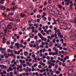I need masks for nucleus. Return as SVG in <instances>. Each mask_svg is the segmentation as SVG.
<instances>
[{
	"label": "nucleus",
	"mask_w": 76,
	"mask_h": 76,
	"mask_svg": "<svg viewBox=\"0 0 76 76\" xmlns=\"http://www.w3.org/2000/svg\"><path fill=\"white\" fill-rule=\"evenodd\" d=\"M65 1L66 3H69V2H70V0H65Z\"/></svg>",
	"instance_id": "53"
},
{
	"label": "nucleus",
	"mask_w": 76,
	"mask_h": 76,
	"mask_svg": "<svg viewBox=\"0 0 76 76\" xmlns=\"http://www.w3.org/2000/svg\"><path fill=\"white\" fill-rule=\"evenodd\" d=\"M56 63H57V64L59 63V62H60V61L58 60H56Z\"/></svg>",
	"instance_id": "56"
},
{
	"label": "nucleus",
	"mask_w": 76,
	"mask_h": 76,
	"mask_svg": "<svg viewBox=\"0 0 76 76\" xmlns=\"http://www.w3.org/2000/svg\"><path fill=\"white\" fill-rule=\"evenodd\" d=\"M61 32H59L58 33H57V35H58V36L60 35H61Z\"/></svg>",
	"instance_id": "64"
},
{
	"label": "nucleus",
	"mask_w": 76,
	"mask_h": 76,
	"mask_svg": "<svg viewBox=\"0 0 76 76\" xmlns=\"http://www.w3.org/2000/svg\"><path fill=\"white\" fill-rule=\"evenodd\" d=\"M71 76H76V72L73 73Z\"/></svg>",
	"instance_id": "38"
},
{
	"label": "nucleus",
	"mask_w": 76,
	"mask_h": 76,
	"mask_svg": "<svg viewBox=\"0 0 76 76\" xmlns=\"http://www.w3.org/2000/svg\"><path fill=\"white\" fill-rule=\"evenodd\" d=\"M29 37L30 38H33L34 37V34H32V36H30Z\"/></svg>",
	"instance_id": "28"
},
{
	"label": "nucleus",
	"mask_w": 76,
	"mask_h": 76,
	"mask_svg": "<svg viewBox=\"0 0 76 76\" xmlns=\"http://www.w3.org/2000/svg\"><path fill=\"white\" fill-rule=\"evenodd\" d=\"M0 9H2L3 10H4L6 9V7L4 6H1L0 7Z\"/></svg>",
	"instance_id": "7"
},
{
	"label": "nucleus",
	"mask_w": 76,
	"mask_h": 76,
	"mask_svg": "<svg viewBox=\"0 0 76 76\" xmlns=\"http://www.w3.org/2000/svg\"><path fill=\"white\" fill-rule=\"evenodd\" d=\"M58 7H59V9H62V8H63V7L62 6V5L60 4H58Z\"/></svg>",
	"instance_id": "27"
},
{
	"label": "nucleus",
	"mask_w": 76,
	"mask_h": 76,
	"mask_svg": "<svg viewBox=\"0 0 76 76\" xmlns=\"http://www.w3.org/2000/svg\"><path fill=\"white\" fill-rule=\"evenodd\" d=\"M16 8H17V7L16 6H14L13 7V10H15V9H16Z\"/></svg>",
	"instance_id": "54"
},
{
	"label": "nucleus",
	"mask_w": 76,
	"mask_h": 76,
	"mask_svg": "<svg viewBox=\"0 0 76 76\" xmlns=\"http://www.w3.org/2000/svg\"><path fill=\"white\" fill-rule=\"evenodd\" d=\"M55 53H56V56H57L58 55V49H56V50H55Z\"/></svg>",
	"instance_id": "18"
},
{
	"label": "nucleus",
	"mask_w": 76,
	"mask_h": 76,
	"mask_svg": "<svg viewBox=\"0 0 76 76\" xmlns=\"http://www.w3.org/2000/svg\"><path fill=\"white\" fill-rule=\"evenodd\" d=\"M71 65H72V67L73 68V66H75V63H73V62H72L71 64Z\"/></svg>",
	"instance_id": "33"
},
{
	"label": "nucleus",
	"mask_w": 76,
	"mask_h": 76,
	"mask_svg": "<svg viewBox=\"0 0 76 76\" xmlns=\"http://www.w3.org/2000/svg\"><path fill=\"white\" fill-rule=\"evenodd\" d=\"M15 45H17V48H18V49H19L20 48V47L19 46V43H16L15 44Z\"/></svg>",
	"instance_id": "12"
},
{
	"label": "nucleus",
	"mask_w": 76,
	"mask_h": 76,
	"mask_svg": "<svg viewBox=\"0 0 76 76\" xmlns=\"http://www.w3.org/2000/svg\"><path fill=\"white\" fill-rule=\"evenodd\" d=\"M16 61L15 59H13L12 61H11V63L12 64H13L14 62H15Z\"/></svg>",
	"instance_id": "29"
},
{
	"label": "nucleus",
	"mask_w": 76,
	"mask_h": 76,
	"mask_svg": "<svg viewBox=\"0 0 76 76\" xmlns=\"http://www.w3.org/2000/svg\"><path fill=\"white\" fill-rule=\"evenodd\" d=\"M55 22L53 23H52V25H55V24H57V22L56 21H55Z\"/></svg>",
	"instance_id": "49"
},
{
	"label": "nucleus",
	"mask_w": 76,
	"mask_h": 76,
	"mask_svg": "<svg viewBox=\"0 0 76 76\" xmlns=\"http://www.w3.org/2000/svg\"><path fill=\"white\" fill-rule=\"evenodd\" d=\"M47 8L48 10H53V7L52 6H49L47 7Z\"/></svg>",
	"instance_id": "6"
},
{
	"label": "nucleus",
	"mask_w": 76,
	"mask_h": 76,
	"mask_svg": "<svg viewBox=\"0 0 76 76\" xmlns=\"http://www.w3.org/2000/svg\"><path fill=\"white\" fill-rule=\"evenodd\" d=\"M61 46V44H60L58 43V46H57L58 48H60Z\"/></svg>",
	"instance_id": "52"
},
{
	"label": "nucleus",
	"mask_w": 76,
	"mask_h": 76,
	"mask_svg": "<svg viewBox=\"0 0 76 76\" xmlns=\"http://www.w3.org/2000/svg\"><path fill=\"white\" fill-rule=\"evenodd\" d=\"M48 3L49 4H51V3H52V1H51V0H48Z\"/></svg>",
	"instance_id": "41"
},
{
	"label": "nucleus",
	"mask_w": 76,
	"mask_h": 76,
	"mask_svg": "<svg viewBox=\"0 0 76 76\" xmlns=\"http://www.w3.org/2000/svg\"><path fill=\"white\" fill-rule=\"evenodd\" d=\"M65 23H66V24H67V23H69V20H65Z\"/></svg>",
	"instance_id": "44"
},
{
	"label": "nucleus",
	"mask_w": 76,
	"mask_h": 76,
	"mask_svg": "<svg viewBox=\"0 0 76 76\" xmlns=\"http://www.w3.org/2000/svg\"><path fill=\"white\" fill-rule=\"evenodd\" d=\"M5 1V0H1L0 1V3L1 4H3V2H4Z\"/></svg>",
	"instance_id": "32"
},
{
	"label": "nucleus",
	"mask_w": 76,
	"mask_h": 76,
	"mask_svg": "<svg viewBox=\"0 0 76 76\" xmlns=\"http://www.w3.org/2000/svg\"><path fill=\"white\" fill-rule=\"evenodd\" d=\"M9 69H10V71H13V68H12V67H9Z\"/></svg>",
	"instance_id": "45"
},
{
	"label": "nucleus",
	"mask_w": 76,
	"mask_h": 76,
	"mask_svg": "<svg viewBox=\"0 0 76 76\" xmlns=\"http://www.w3.org/2000/svg\"><path fill=\"white\" fill-rule=\"evenodd\" d=\"M50 13H51L52 15H55V12H54V11H50Z\"/></svg>",
	"instance_id": "24"
},
{
	"label": "nucleus",
	"mask_w": 76,
	"mask_h": 76,
	"mask_svg": "<svg viewBox=\"0 0 76 76\" xmlns=\"http://www.w3.org/2000/svg\"><path fill=\"white\" fill-rule=\"evenodd\" d=\"M18 67H19V68H22V65H18Z\"/></svg>",
	"instance_id": "61"
},
{
	"label": "nucleus",
	"mask_w": 76,
	"mask_h": 76,
	"mask_svg": "<svg viewBox=\"0 0 76 76\" xmlns=\"http://www.w3.org/2000/svg\"><path fill=\"white\" fill-rule=\"evenodd\" d=\"M28 10L29 12H31L33 10V7L31 5H30L28 8Z\"/></svg>",
	"instance_id": "4"
},
{
	"label": "nucleus",
	"mask_w": 76,
	"mask_h": 76,
	"mask_svg": "<svg viewBox=\"0 0 76 76\" xmlns=\"http://www.w3.org/2000/svg\"><path fill=\"white\" fill-rule=\"evenodd\" d=\"M47 1H45V2L44 3V6H46V5H47Z\"/></svg>",
	"instance_id": "57"
},
{
	"label": "nucleus",
	"mask_w": 76,
	"mask_h": 76,
	"mask_svg": "<svg viewBox=\"0 0 76 76\" xmlns=\"http://www.w3.org/2000/svg\"><path fill=\"white\" fill-rule=\"evenodd\" d=\"M58 65H56L55 67H54L55 69H58Z\"/></svg>",
	"instance_id": "46"
},
{
	"label": "nucleus",
	"mask_w": 76,
	"mask_h": 76,
	"mask_svg": "<svg viewBox=\"0 0 76 76\" xmlns=\"http://www.w3.org/2000/svg\"><path fill=\"white\" fill-rule=\"evenodd\" d=\"M76 31V30L75 29H72L71 30V31L70 32V34H73V33H74Z\"/></svg>",
	"instance_id": "11"
},
{
	"label": "nucleus",
	"mask_w": 76,
	"mask_h": 76,
	"mask_svg": "<svg viewBox=\"0 0 76 76\" xmlns=\"http://www.w3.org/2000/svg\"><path fill=\"white\" fill-rule=\"evenodd\" d=\"M40 38H41V40L42 41H43V40H44V41H47V38H44V37H42Z\"/></svg>",
	"instance_id": "10"
},
{
	"label": "nucleus",
	"mask_w": 76,
	"mask_h": 76,
	"mask_svg": "<svg viewBox=\"0 0 76 76\" xmlns=\"http://www.w3.org/2000/svg\"><path fill=\"white\" fill-rule=\"evenodd\" d=\"M48 64L49 65L48 66V68H49V69H51V68H52V66L53 67L55 66V64H54L51 63L50 61L48 62Z\"/></svg>",
	"instance_id": "1"
},
{
	"label": "nucleus",
	"mask_w": 76,
	"mask_h": 76,
	"mask_svg": "<svg viewBox=\"0 0 76 76\" xmlns=\"http://www.w3.org/2000/svg\"><path fill=\"white\" fill-rule=\"evenodd\" d=\"M54 71L53 72H50V76H54Z\"/></svg>",
	"instance_id": "35"
},
{
	"label": "nucleus",
	"mask_w": 76,
	"mask_h": 76,
	"mask_svg": "<svg viewBox=\"0 0 76 76\" xmlns=\"http://www.w3.org/2000/svg\"><path fill=\"white\" fill-rule=\"evenodd\" d=\"M57 15H60V16H61V15H62V12L61 11H59L58 12V14H56Z\"/></svg>",
	"instance_id": "20"
},
{
	"label": "nucleus",
	"mask_w": 76,
	"mask_h": 76,
	"mask_svg": "<svg viewBox=\"0 0 76 76\" xmlns=\"http://www.w3.org/2000/svg\"><path fill=\"white\" fill-rule=\"evenodd\" d=\"M50 63H56V61L54 60H52V61H50Z\"/></svg>",
	"instance_id": "31"
},
{
	"label": "nucleus",
	"mask_w": 76,
	"mask_h": 76,
	"mask_svg": "<svg viewBox=\"0 0 76 76\" xmlns=\"http://www.w3.org/2000/svg\"><path fill=\"white\" fill-rule=\"evenodd\" d=\"M36 1H37L36 3H39L40 2V0H36Z\"/></svg>",
	"instance_id": "55"
},
{
	"label": "nucleus",
	"mask_w": 76,
	"mask_h": 76,
	"mask_svg": "<svg viewBox=\"0 0 76 76\" xmlns=\"http://www.w3.org/2000/svg\"><path fill=\"white\" fill-rule=\"evenodd\" d=\"M7 66L3 65L2 69H7Z\"/></svg>",
	"instance_id": "43"
},
{
	"label": "nucleus",
	"mask_w": 76,
	"mask_h": 76,
	"mask_svg": "<svg viewBox=\"0 0 76 76\" xmlns=\"http://www.w3.org/2000/svg\"><path fill=\"white\" fill-rule=\"evenodd\" d=\"M28 72H31V71H32V69L29 68L28 69Z\"/></svg>",
	"instance_id": "60"
},
{
	"label": "nucleus",
	"mask_w": 76,
	"mask_h": 76,
	"mask_svg": "<svg viewBox=\"0 0 76 76\" xmlns=\"http://www.w3.org/2000/svg\"><path fill=\"white\" fill-rule=\"evenodd\" d=\"M3 41L2 42L3 43L5 44V42H6V40H5V38H3Z\"/></svg>",
	"instance_id": "30"
},
{
	"label": "nucleus",
	"mask_w": 76,
	"mask_h": 76,
	"mask_svg": "<svg viewBox=\"0 0 76 76\" xmlns=\"http://www.w3.org/2000/svg\"><path fill=\"white\" fill-rule=\"evenodd\" d=\"M62 65L63 66H65V67H66V64H64V63H63L62 64Z\"/></svg>",
	"instance_id": "59"
},
{
	"label": "nucleus",
	"mask_w": 76,
	"mask_h": 76,
	"mask_svg": "<svg viewBox=\"0 0 76 76\" xmlns=\"http://www.w3.org/2000/svg\"><path fill=\"white\" fill-rule=\"evenodd\" d=\"M7 53H5L4 54V56L5 57H6V56H7Z\"/></svg>",
	"instance_id": "63"
},
{
	"label": "nucleus",
	"mask_w": 76,
	"mask_h": 76,
	"mask_svg": "<svg viewBox=\"0 0 76 76\" xmlns=\"http://www.w3.org/2000/svg\"><path fill=\"white\" fill-rule=\"evenodd\" d=\"M34 38L35 39H38V36H34Z\"/></svg>",
	"instance_id": "50"
},
{
	"label": "nucleus",
	"mask_w": 76,
	"mask_h": 76,
	"mask_svg": "<svg viewBox=\"0 0 76 76\" xmlns=\"http://www.w3.org/2000/svg\"><path fill=\"white\" fill-rule=\"evenodd\" d=\"M26 16V15L24 13H22L20 14V16L21 18H23V17H25Z\"/></svg>",
	"instance_id": "13"
},
{
	"label": "nucleus",
	"mask_w": 76,
	"mask_h": 76,
	"mask_svg": "<svg viewBox=\"0 0 76 76\" xmlns=\"http://www.w3.org/2000/svg\"><path fill=\"white\" fill-rule=\"evenodd\" d=\"M45 44L46 45H48V42L47 41H45Z\"/></svg>",
	"instance_id": "62"
},
{
	"label": "nucleus",
	"mask_w": 76,
	"mask_h": 76,
	"mask_svg": "<svg viewBox=\"0 0 76 76\" xmlns=\"http://www.w3.org/2000/svg\"><path fill=\"white\" fill-rule=\"evenodd\" d=\"M60 32V29H58L56 31H55V34H57V32L58 33V32Z\"/></svg>",
	"instance_id": "23"
},
{
	"label": "nucleus",
	"mask_w": 76,
	"mask_h": 76,
	"mask_svg": "<svg viewBox=\"0 0 76 76\" xmlns=\"http://www.w3.org/2000/svg\"><path fill=\"white\" fill-rule=\"evenodd\" d=\"M8 18H9V20H10V21H13V20H14L13 18L12 17H10V18H9V17Z\"/></svg>",
	"instance_id": "25"
},
{
	"label": "nucleus",
	"mask_w": 76,
	"mask_h": 76,
	"mask_svg": "<svg viewBox=\"0 0 76 76\" xmlns=\"http://www.w3.org/2000/svg\"><path fill=\"white\" fill-rule=\"evenodd\" d=\"M48 39H50V40H51V39H53V38H52L50 36H48Z\"/></svg>",
	"instance_id": "39"
},
{
	"label": "nucleus",
	"mask_w": 76,
	"mask_h": 76,
	"mask_svg": "<svg viewBox=\"0 0 76 76\" xmlns=\"http://www.w3.org/2000/svg\"><path fill=\"white\" fill-rule=\"evenodd\" d=\"M56 74H60V72H59L58 71H56Z\"/></svg>",
	"instance_id": "47"
},
{
	"label": "nucleus",
	"mask_w": 76,
	"mask_h": 76,
	"mask_svg": "<svg viewBox=\"0 0 76 76\" xmlns=\"http://www.w3.org/2000/svg\"><path fill=\"white\" fill-rule=\"evenodd\" d=\"M71 17L72 18H73V19H75L76 17V14H75V13L72 14Z\"/></svg>",
	"instance_id": "9"
},
{
	"label": "nucleus",
	"mask_w": 76,
	"mask_h": 76,
	"mask_svg": "<svg viewBox=\"0 0 76 76\" xmlns=\"http://www.w3.org/2000/svg\"><path fill=\"white\" fill-rule=\"evenodd\" d=\"M0 58H4V56H3V55H0Z\"/></svg>",
	"instance_id": "40"
},
{
	"label": "nucleus",
	"mask_w": 76,
	"mask_h": 76,
	"mask_svg": "<svg viewBox=\"0 0 76 76\" xmlns=\"http://www.w3.org/2000/svg\"><path fill=\"white\" fill-rule=\"evenodd\" d=\"M74 37H75V38H76V33H73V34H72V35L71 36V38H74Z\"/></svg>",
	"instance_id": "8"
},
{
	"label": "nucleus",
	"mask_w": 76,
	"mask_h": 76,
	"mask_svg": "<svg viewBox=\"0 0 76 76\" xmlns=\"http://www.w3.org/2000/svg\"><path fill=\"white\" fill-rule=\"evenodd\" d=\"M72 27V24L71 23H68L66 26V29H70Z\"/></svg>",
	"instance_id": "3"
},
{
	"label": "nucleus",
	"mask_w": 76,
	"mask_h": 76,
	"mask_svg": "<svg viewBox=\"0 0 76 76\" xmlns=\"http://www.w3.org/2000/svg\"><path fill=\"white\" fill-rule=\"evenodd\" d=\"M55 21L57 22L58 23H60V18H58V19L56 20H55Z\"/></svg>",
	"instance_id": "42"
},
{
	"label": "nucleus",
	"mask_w": 76,
	"mask_h": 76,
	"mask_svg": "<svg viewBox=\"0 0 76 76\" xmlns=\"http://www.w3.org/2000/svg\"><path fill=\"white\" fill-rule=\"evenodd\" d=\"M72 48L73 49H76V44H74L72 45Z\"/></svg>",
	"instance_id": "16"
},
{
	"label": "nucleus",
	"mask_w": 76,
	"mask_h": 76,
	"mask_svg": "<svg viewBox=\"0 0 76 76\" xmlns=\"http://www.w3.org/2000/svg\"><path fill=\"white\" fill-rule=\"evenodd\" d=\"M3 73L4 75H6L7 73L6 71H5L4 70H3Z\"/></svg>",
	"instance_id": "48"
},
{
	"label": "nucleus",
	"mask_w": 76,
	"mask_h": 76,
	"mask_svg": "<svg viewBox=\"0 0 76 76\" xmlns=\"http://www.w3.org/2000/svg\"><path fill=\"white\" fill-rule=\"evenodd\" d=\"M0 27L1 28H2L3 29H6V24H2L1 26Z\"/></svg>",
	"instance_id": "5"
},
{
	"label": "nucleus",
	"mask_w": 76,
	"mask_h": 76,
	"mask_svg": "<svg viewBox=\"0 0 76 76\" xmlns=\"http://www.w3.org/2000/svg\"><path fill=\"white\" fill-rule=\"evenodd\" d=\"M69 58V56H67L64 58V60H66L67 59L68 60Z\"/></svg>",
	"instance_id": "21"
},
{
	"label": "nucleus",
	"mask_w": 76,
	"mask_h": 76,
	"mask_svg": "<svg viewBox=\"0 0 76 76\" xmlns=\"http://www.w3.org/2000/svg\"><path fill=\"white\" fill-rule=\"evenodd\" d=\"M12 15H13V13L12 12L10 13V12H9L8 14V16H12Z\"/></svg>",
	"instance_id": "17"
},
{
	"label": "nucleus",
	"mask_w": 76,
	"mask_h": 76,
	"mask_svg": "<svg viewBox=\"0 0 76 76\" xmlns=\"http://www.w3.org/2000/svg\"><path fill=\"white\" fill-rule=\"evenodd\" d=\"M61 26H65L66 25V22H62L61 23Z\"/></svg>",
	"instance_id": "22"
},
{
	"label": "nucleus",
	"mask_w": 76,
	"mask_h": 76,
	"mask_svg": "<svg viewBox=\"0 0 76 76\" xmlns=\"http://www.w3.org/2000/svg\"><path fill=\"white\" fill-rule=\"evenodd\" d=\"M24 56H25L26 57H27V56H28L29 54H28V53L27 52H24Z\"/></svg>",
	"instance_id": "15"
},
{
	"label": "nucleus",
	"mask_w": 76,
	"mask_h": 76,
	"mask_svg": "<svg viewBox=\"0 0 76 76\" xmlns=\"http://www.w3.org/2000/svg\"><path fill=\"white\" fill-rule=\"evenodd\" d=\"M73 72V70L72 69H69L68 71V72L69 74H71V73H72Z\"/></svg>",
	"instance_id": "14"
},
{
	"label": "nucleus",
	"mask_w": 76,
	"mask_h": 76,
	"mask_svg": "<svg viewBox=\"0 0 76 76\" xmlns=\"http://www.w3.org/2000/svg\"><path fill=\"white\" fill-rule=\"evenodd\" d=\"M12 25H13V23L12 22L10 23L9 24H8L7 26V29H11Z\"/></svg>",
	"instance_id": "2"
},
{
	"label": "nucleus",
	"mask_w": 76,
	"mask_h": 76,
	"mask_svg": "<svg viewBox=\"0 0 76 76\" xmlns=\"http://www.w3.org/2000/svg\"><path fill=\"white\" fill-rule=\"evenodd\" d=\"M53 45H54L53 42H51L50 44H49V46H50V47H51V46H53Z\"/></svg>",
	"instance_id": "37"
},
{
	"label": "nucleus",
	"mask_w": 76,
	"mask_h": 76,
	"mask_svg": "<svg viewBox=\"0 0 76 76\" xmlns=\"http://www.w3.org/2000/svg\"><path fill=\"white\" fill-rule=\"evenodd\" d=\"M47 19V18L46 17H44L43 18V20H44V21H46Z\"/></svg>",
	"instance_id": "58"
},
{
	"label": "nucleus",
	"mask_w": 76,
	"mask_h": 76,
	"mask_svg": "<svg viewBox=\"0 0 76 76\" xmlns=\"http://www.w3.org/2000/svg\"><path fill=\"white\" fill-rule=\"evenodd\" d=\"M70 3L69 2H66L65 4V6H69Z\"/></svg>",
	"instance_id": "34"
},
{
	"label": "nucleus",
	"mask_w": 76,
	"mask_h": 76,
	"mask_svg": "<svg viewBox=\"0 0 76 76\" xmlns=\"http://www.w3.org/2000/svg\"><path fill=\"white\" fill-rule=\"evenodd\" d=\"M4 34V33H2L1 34H0V38L1 37H2L3 36V35Z\"/></svg>",
	"instance_id": "36"
},
{
	"label": "nucleus",
	"mask_w": 76,
	"mask_h": 76,
	"mask_svg": "<svg viewBox=\"0 0 76 76\" xmlns=\"http://www.w3.org/2000/svg\"><path fill=\"white\" fill-rule=\"evenodd\" d=\"M38 36L40 38H42L43 37L42 35H41V34L40 33L38 34Z\"/></svg>",
	"instance_id": "26"
},
{
	"label": "nucleus",
	"mask_w": 76,
	"mask_h": 76,
	"mask_svg": "<svg viewBox=\"0 0 76 76\" xmlns=\"http://www.w3.org/2000/svg\"><path fill=\"white\" fill-rule=\"evenodd\" d=\"M29 26H34V24L32 23H31L29 24Z\"/></svg>",
	"instance_id": "51"
},
{
	"label": "nucleus",
	"mask_w": 76,
	"mask_h": 76,
	"mask_svg": "<svg viewBox=\"0 0 76 76\" xmlns=\"http://www.w3.org/2000/svg\"><path fill=\"white\" fill-rule=\"evenodd\" d=\"M34 26H36V28H38L39 26V24L38 23H34Z\"/></svg>",
	"instance_id": "19"
}]
</instances>
